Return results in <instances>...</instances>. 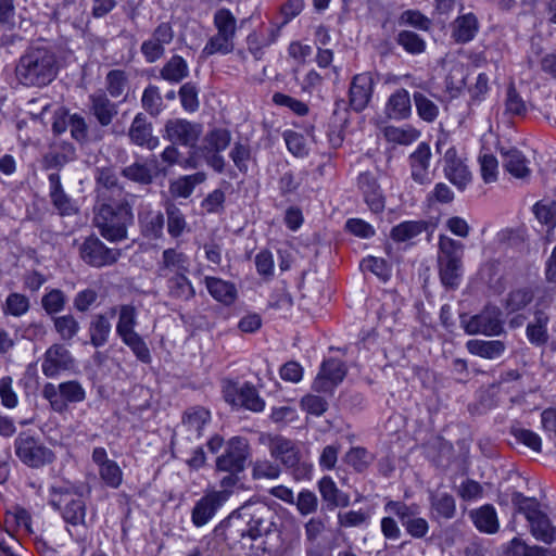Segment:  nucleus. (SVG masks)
Instances as JSON below:
<instances>
[{
    "instance_id": "nucleus-1",
    "label": "nucleus",
    "mask_w": 556,
    "mask_h": 556,
    "mask_svg": "<svg viewBox=\"0 0 556 556\" xmlns=\"http://www.w3.org/2000/svg\"><path fill=\"white\" fill-rule=\"evenodd\" d=\"M56 75V56L46 47H29L20 56L15 66L16 80L25 87L48 86Z\"/></svg>"
},
{
    "instance_id": "nucleus-2",
    "label": "nucleus",
    "mask_w": 556,
    "mask_h": 556,
    "mask_svg": "<svg viewBox=\"0 0 556 556\" xmlns=\"http://www.w3.org/2000/svg\"><path fill=\"white\" fill-rule=\"evenodd\" d=\"M94 226L110 242H119L128 237V227L134 224L132 205L128 200L94 204Z\"/></svg>"
},
{
    "instance_id": "nucleus-3",
    "label": "nucleus",
    "mask_w": 556,
    "mask_h": 556,
    "mask_svg": "<svg viewBox=\"0 0 556 556\" xmlns=\"http://www.w3.org/2000/svg\"><path fill=\"white\" fill-rule=\"evenodd\" d=\"M275 513L264 504L244 505L229 516L227 523L236 529L241 539L255 541L270 534L275 527Z\"/></svg>"
},
{
    "instance_id": "nucleus-4",
    "label": "nucleus",
    "mask_w": 556,
    "mask_h": 556,
    "mask_svg": "<svg viewBox=\"0 0 556 556\" xmlns=\"http://www.w3.org/2000/svg\"><path fill=\"white\" fill-rule=\"evenodd\" d=\"M118 313L116 334L128 346L138 361L143 364L151 362L150 350L143 338L135 330L137 326V309L134 305L123 304L118 308H111V316Z\"/></svg>"
},
{
    "instance_id": "nucleus-5",
    "label": "nucleus",
    "mask_w": 556,
    "mask_h": 556,
    "mask_svg": "<svg viewBox=\"0 0 556 556\" xmlns=\"http://www.w3.org/2000/svg\"><path fill=\"white\" fill-rule=\"evenodd\" d=\"M50 505L62 513L72 526H86V503L76 488L67 482L50 488Z\"/></svg>"
},
{
    "instance_id": "nucleus-6",
    "label": "nucleus",
    "mask_w": 556,
    "mask_h": 556,
    "mask_svg": "<svg viewBox=\"0 0 556 556\" xmlns=\"http://www.w3.org/2000/svg\"><path fill=\"white\" fill-rule=\"evenodd\" d=\"M268 447L270 456L290 469L295 480L311 478L312 465L301 459L300 450L293 441L276 435L270 439Z\"/></svg>"
},
{
    "instance_id": "nucleus-7",
    "label": "nucleus",
    "mask_w": 556,
    "mask_h": 556,
    "mask_svg": "<svg viewBox=\"0 0 556 556\" xmlns=\"http://www.w3.org/2000/svg\"><path fill=\"white\" fill-rule=\"evenodd\" d=\"M42 397L47 400L53 412L63 414L67 412L70 404L80 403L86 400V390L77 380H68L54 384L48 382L41 391Z\"/></svg>"
},
{
    "instance_id": "nucleus-8",
    "label": "nucleus",
    "mask_w": 556,
    "mask_h": 556,
    "mask_svg": "<svg viewBox=\"0 0 556 556\" xmlns=\"http://www.w3.org/2000/svg\"><path fill=\"white\" fill-rule=\"evenodd\" d=\"M15 454L25 465L39 468L54 459L53 452L39 438L28 432H21L14 441Z\"/></svg>"
},
{
    "instance_id": "nucleus-9",
    "label": "nucleus",
    "mask_w": 556,
    "mask_h": 556,
    "mask_svg": "<svg viewBox=\"0 0 556 556\" xmlns=\"http://www.w3.org/2000/svg\"><path fill=\"white\" fill-rule=\"evenodd\" d=\"M502 313L495 306H488L479 314L469 317L462 316L460 324L467 334L500 336L504 332Z\"/></svg>"
},
{
    "instance_id": "nucleus-10",
    "label": "nucleus",
    "mask_w": 556,
    "mask_h": 556,
    "mask_svg": "<svg viewBox=\"0 0 556 556\" xmlns=\"http://www.w3.org/2000/svg\"><path fill=\"white\" fill-rule=\"evenodd\" d=\"M94 182L96 203L128 200L113 166L96 167Z\"/></svg>"
},
{
    "instance_id": "nucleus-11",
    "label": "nucleus",
    "mask_w": 556,
    "mask_h": 556,
    "mask_svg": "<svg viewBox=\"0 0 556 556\" xmlns=\"http://www.w3.org/2000/svg\"><path fill=\"white\" fill-rule=\"evenodd\" d=\"M249 457L248 440L233 437L226 442L224 452L216 458V469L218 471L243 472Z\"/></svg>"
},
{
    "instance_id": "nucleus-12",
    "label": "nucleus",
    "mask_w": 556,
    "mask_h": 556,
    "mask_svg": "<svg viewBox=\"0 0 556 556\" xmlns=\"http://www.w3.org/2000/svg\"><path fill=\"white\" fill-rule=\"evenodd\" d=\"M386 508L400 519L402 526L410 536L422 539L427 535L429 523L425 518L419 516L418 505H407L403 502L391 501L387 504Z\"/></svg>"
},
{
    "instance_id": "nucleus-13",
    "label": "nucleus",
    "mask_w": 556,
    "mask_h": 556,
    "mask_svg": "<svg viewBox=\"0 0 556 556\" xmlns=\"http://www.w3.org/2000/svg\"><path fill=\"white\" fill-rule=\"evenodd\" d=\"M81 260L92 267L111 266L121 257V250L108 248L97 236L87 237L79 248Z\"/></svg>"
},
{
    "instance_id": "nucleus-14",
    "label": "nucleus",
    "mask_w": 556,
    "mask_h": 556,
    "mask_svg": "<svg viewBox=\"0 0 556 556\" xmlns=\"http://www.w3.org/2000/svg\"><path fill=\"white\" fill-rule=\"evenodd\" d=\"M175 31L169 22L160 23L150 37L142 41L140 52L147 63H155L165 55L166 46L174 40Z\"/></svg>"
},
{
    "instance_id": "nucleus-15",
    "label": "nucleus",
    "mask_w": 556,
    "mask_h": 556,
    "mask_svg": "<svg viewBox=\"0 0 556 556\" xmlns=\"http://www.w3.org/2000/svg\"><path fill=\"white\" fill-rule=\"evenodd\" d=\"M203 131L202 125L184 118L168 119L164 127V138L173 144L194 147Z\"/></svg>"
},
{
    "instance_id": "nucleus-16",
    "label": "nucleus",
    "mask_w": 556,
    "mask_h": 556,
    "mask_svg": "<svg viewBox=\"0 0 556 556\" xmlns=\"http://www.w3.org/2000/svg\"><path fill=\"white\" fill-rule=\"evenodd\" d=\"M443 173L445 178L459 191H464L472 180L471 172L455 147H450L444 152Z\"/></svg>"
},
{
    "instance_id": "nucleus-17",
    "label": "nucleus",
    "mask_w": 556,
    "mask_h": 556,
    "mask_svg": "<svg viewBox=\"0 0 556 556\" xmlns=\"http://www.w3.org/2000/svg\"><path fill=\"white\" fill-rule=\"evenodd\" d=\"M346 376V367L337 358L324 361L312 384V389L318 393H332Z\"/></svg>"
},
{
    "instance_id": "nucleus-18",
    "label": "nucleus",
    "mask_w": 556,
    "mask_h": 556,
    "mask_svg": "<svg viewBox=\"0 0 556 556\" xmlns=\"http://www.w3.org/2000/svg\"><path fill=\"white\" fill-rule=\"evenodd\" d=\"M71 352L61 343L52 344L43 354L41 370L48 378H55L61 372L74 367Z\"/></svg>"
},
{
    "instance_id": "nucleus-19",
    "label": "nucleus",
    "mask_w": 556,
    "mask_h": 556,
    "mask_svg": "<svg viewBox=\"0 0 556 556\" xmlns=\"http://www.w3.org/2000/svg\"><path fill=\"white\" fill-rule=\"evenodd\" d=\"M227 502V492L215 490L206 492L193 506L191 511L192 523L201 528L210 522L217 510Z\"/></svg>"
},
{
    "instance_id": "nucleus-20",
    "label": "nucleus",
    "mask_w": 556,
    "mask_h": 556,
    "mask_svg": "<svg viewBox=\"0 0 556 556\" xmlns=\"http://www.w3.org/2000/svg\"><path fill=\"white\" fill-rule=\"evenodd\" d=\"M375 80L369 72L352 78L349 89V104L355 112L365 110L372 97Z\"/></svg>"
},
{
    "instance_id": "nucleus-21",
    "label": "nucleus",
    "mask_w": 556,
    "mask_h": 556,
    "mask_svg": "<svg viewBox=\"0 0 556 556\" xmlns=\"http://www.w3.org/2000/svg\"><path fill=\"white\" fill-rule=\"evenodd\" d=\"M164 215L161 211L153 208L150 203H141L138 210V224L141 235L149 240H156L163 237Z\"/></svg>"
},
{
    "instance_id": "nucleus-22",
    "label": "nucleus",
    "mask_w": 556,
    "mask_h": 556,
    "mask_svg": "<svg viewBox=\"0 0 556 556\" xmlns=\"http://www.w3.org/2000/svg\"><path fill=\"white\" fill-rule=\"evenodd\" d=\"M431 148L427 142H420L414 152L408 156L412 179L419 184L426 185L431 181Z\"/></svg>"
},
{
    "instance_id": "nucleus-23",
    "label": "nucleus",
    "mask_w": 556,
    "mask_h": 556,
    "mask_svg": "<svg viewBox=\"0 0 556 556\" xmlns=\"http://www.w3.org/2000/svg\"><path fill=\"white\" fill-rule=\"evenodd\" d=\"M189 271V257L175 248L165 249L157 261V276L166 278Z\"/></svg>"
},
{
    "instance_id": "nucleus-24",
    "label": "nucleus",
    "mask_w": 556,
    "mask_h": 556,
    "mask_svg": "<svg viewBox=\"0 0 556 556\" xmlns=\"http://www.w3.org/2000/svg\"><path fill=\"white\" fill-rule=\"evenodd\" d=\"M128 137L132 144L150 151L159 146V138L153 136L152 124L142 113H138L132 119L128 129Z\"/></svg>"
},
{
    "instance_id": "nucleus-25",
    "label": "nucleus",
    "mask_w": 556,
    "mask_h": 556,
    "mask_svg": "<svg viewBox=\"0 0 556 556\" xmlns=\"http://www.w3.org/2000/svg\"><path fill=\"white\" fill-rule=\"evenodd\" d=\"M211 422V413L202 406L188 408L182 416V429L189 439H200L202 431Z\"/></svg>"
},
{
    "instance_id": "nucleus-26",
    "label": "nucleus",
    "mask_w": 556,
    "mask_h": 556,
    "mask_svg": "<svg viewBox=\"0 0 556 556\" xmlns=\"http://www.w3.org/2000/svg\"><path fill=\"white\" fill-rule=\"evenodd\" d=\"M49 180V195L53 206L63 216H70L77 212L71 198L64 192L61 177L56 173H52L48 177Z\"/></svg>"
},
{
    "instance_id": "nucleus-27",
    "label": "nucleus",
    "mask_w": 556,
    "mask_h": 556,
    "mask_svg": "<svg viewBox=\"0 0 556 556\" xmlns=\"http://www.w3.org/2000/svg\"><path fill=\"white\" fill-rule=\"evenodd\" d=\"M386 115L395 121L406 119L412 113L410 97L406 89L400 88L388 99L384 108Z\"/></svg>"
},
{
    "instance_id": "nucleus-28",
    "label": "nucleus",
    "mask_w": 556,
    "mask_h": 556,
    "mask_svg": "<svg viewBox=\"0 0 556 556\" xmlns=\"http://www.w3.org/2000/svg\"><path fill=\"white\" fill-rule=\"evenodd\" d=\"M318 491L329 509L350 505L349 494L341 491L331 477L325 476L318 481Z\"/></svg>"
},
{
    "instance_id": "nucleus-29",
    "label": "nucleus",
    "mask_w": 556,
    "mask_h": 556,
    "mask_svg": "<svg viewBox=\"0 0 556 556\" xmlns=\"http://www.w3.org/2000/svg\"><path fill=\"white\" fill-rule=\"evenodd\" d=\"M357 181L369 208L374 213L381 212L384 208V200L376 178L370 173H362Z\"/></svg>"
},
{
    "instance_id": "nucleus-30",
    "label": "nucleus",
    "mask_w": 556,
    "mask_h": 556,
    "mask_svg": "<svg viewBox=\"0 0 556 556\" xmlns=\"http://www.w3.org/2000/svg\"><path fill=\"white\" fill-rule=\"evenodd\" d=\"M90 111L103 127L109 126L117 115V106L105 93L99 92L89 96Z\"/></svg>"
},
{
    "instance_id": "nucleus-31",
    "label": "nucleus",
    "mask_w": 556,
    "mask_h": 556,
    "mask_svg": "<svg viewBox=\"0 0 556 556\" xmlns=\"http://www.w3.org/2000/svg\"><path fill=\"white\" fill-rule=\"evenodd\" d=\"M503 166L504 168L515 178L526 179L530 176L531 169L529 167V161L516 148L502 150Z\"/></svg>"
},
{
    "instance_id": "nucleus-32",
    "label": "nucleus",
    "mask_w": 556,
    "mask_h": 556,
    "mask_svg": "<svg viewBox=\"0 0 556 556\" xmlns=\"http://www.w3.org/2000/svg\"><path fill=\"white\" fill-rule=\"evenodd\" d=\"M470 518L480 532L493 534L498 531L500 522L495 508L490 505H483L478 509L470 511Z\"/></svg>"
},
{
    "instance_id": "nucleus-33",
    "label": "nucleus",
    "mask_w": 556,
    "mask_h": 556,
    "mask_svg": "<svg viewBox=\"0 0 556 556\" xmlns=\"http://www.w3.org/2000/svg\"><path fill=\"white\" fill-rule=\"evenodd\" d=\"M466 348L472 355H477L486 359H495L504 354L506 344L501 340L485 341L472 339L467 341Z\"/></svg>"
},
{
    "instance_id": "nucleus-34",
    "label": "nucleus",
    "mask_w": 556,
    "mask_h": 556,
    "mask_svg": "<svg viewBox=\"0 0 556 556\" xmlns=\"http://www.w3.org/2000/svg\"><path fill=\"white\" fill-rule=\"evenodd\" d=\"M188 76V63L178 54L170 56L160 70V77L169 84H179Z\"/></svg>"
},
{
    "instance_id": "nucleus-35",
    "label": "nucleus",
    "mask_w": 556,
    "mask_h": 556,
    "mask_svg": "<svg viewBox=\"0 0 556 556\" xmlns=\"http://www.w3.org/2000/svg\"><path fill=\"white\" fill-rule=\"evenodd\" d=\"M89 337L90 343L94 348H101L109 341L112 324L110 318L105 314L94 315L89 323Z\"/></svg>"
},
{
    "instance_id": "nucleus-36",
    "label": "nucleus",
    "mask_w": 556,
    "mask_h": 556,
    "mask_svg": "<svg viewBox=\"0 0 556 556\" xmlns=\"http://www.w3.org/2000/svg\"><path fill=\"white\" fill-rule=\"evenodd\" d=\"M452 37L456 42L465 43L473 39L479 24L477 17L472 13H468L457 17L452 25Z\"/></svg>"
},
{
    "instance_id": "nucleus-37",
    "label": "nucleus",
    "mask_w": 556,
    "mask_h": 556,
    "mask_svg": "<svg viewBox=\"0 0 556 556\" xmlns=\"http://www.w3.org/2000/svg\"><path fill=\"white\" fill-rule=\"evenodd\" d=\"M205 285L208 293L218 302L226 305L232 304L237 298V289L233 283L220 278L206 277Z\"/></svg>"
},
{
    "instance_id": "nucleus-38",
    "label": "nucleus",
    "mask_w": 556,
    "mask_h": 556,
    "mask_svg": "<svg viewBox=\"0 0 556 556\" xmlns=\"http://www.w3.org/2000/svg\"><path fill=\"white\" fill-rule=\"evenodd\" d=\"M205 180L206 174L204 172L181 176L170 182L169 191L174 197L187 199L192 194L194 188Z\"/></svg>"
},
{
    "instance_id": "nucleus-39",
    "label": "nucleus",
    "mask_w": 556,
    "mask_h": 556,
    "mask_svg": "<svg viewBox=\"0 0 556 556\" xmlns=\"http://www.w3.org/2000/svg\"><path fill=\"white\" fill-rule=\"evenodd\" d=\"M438 264L463 262L464 244L445 235L439 236Z\"/></svg>"
},
{
    "instance_id": "nucleus-40",
    "label": "nucleus",
    "mask_w": 556,
    "mask_h": 556,
    "mask_svg": "<svg viewBox=\"0 0 556 556\" xmlns=\"http://www.w3.org/2000/svg\"><path fill=\"white\" fill-rule=\"evenodd\" d=\"M548 316L541 309L534 313V320L527 326L526 332L529 341L534 345H544L548 340Z\"/></svg>"
},
{
    "instance_id": "nucleus-41",
    "label": "nucleus",
    "mask_w": 556,
    "mask_h": 556,
    "mask_svg": "<svg viewBox=\"0 0 556 556\" xmlns=\"http://www.w3.org/2000/svg\"><path fill=\"white\" fill-rule=\"evenodd\" d=\"M427 228L428 223L425 220H406L394 226L390 236L395 242H406L421 235Z\"/></svg>"
},
{
    "instance_id": "nucleus-42",
    "label": "nucleus",
    "mask_w": 556,
    "mask_h": 556,
    "mask_svg": "<svg viewBox=\"0 0 556 556\" xmlns=\"http://www.w3.org/2000/svg\"><path fill=\"white\" fill-rule=\"evenodd\" d=\"M168 295L173 299L188 301L194 296V289L187 274L166 277Z\"/></svg>"
},
{
    "instance_id": "nucleus-43",
    "label": "nucleus",
    "mask_w": 556,
    "mask_h": 556,
    "mask_svg": "<svg viewBox=\"0 0 556 556\" xmlns=\"http://www.w3.org/2000/svg\"><path fill=\"white\" fill-rule=\"evenodd\" d=\"M382 132L387 141L402 146H408L413 143L420 136V132L412 126H387L383 128Z\"/></svg>"
},
{
    "instance_id": "nucleus-44",
    "label": "nucleus",
    "mask_w": 556,
    "mask_h": 556,
    "mask_svg": "<svg viewBox=\"0 0 556 556\" xmlns=\"http://www.w3.org/2000/svg\"><path fill=\"white\" fill-rule=\"evenodd\" d=\"M441 283L446 289L455 290L460 285L463 276V262L438 264Z\"/></svg>"
},
{
    "instance_id": "nucleus-45",
    "label": "nucleus",
    "mask_w": 556,
    "mask_h": 556,
    "mask_svg": "<svg viewBox=\"0 0 556 556\" xmlns=\"http://www.w3.org/2000/svg\"><path fill=\"white\" fill-rule=\"evenodd\" d=\"M532 534L544 543H552L555 540L556 530L552 526L546 514L541 511L533 519L529 520Z\"/></svg>"
},
{
    "instance_id": "nucleus-46",
    "label": "nucleus",
    "mask_w": 556,
    "mask_h": 556,
    "mask_svg": "<svg viewBox=\"0 0 556 556\" xmlns=\"http://www.w3.org/2000/svg\"><path fill=\"white\" fill-rule=\"evenodd\" d=\"M165 212L167 216L168 235L172 238L180 237L188 226L184 213L174 203H167Z\"/></svg>"
},
{
    "instance_id": "nucleus-47",
    "label": "nucleus",
    "mask_w": 556,
    "mask_h": 556,
    "mask_svg": "<svg viewBox=\"0 0 556 556\" xmlns=\"http://www.w3.org/2000/svg\"><path fill=\"white\" fill-rule=\"evenodd\" d=\"M431 509L438 518L452 519L456 514L455 498L448 493L432 495Z\"/></svg>"
},
{
    "instance_id": "nucleus-48",
    "label": "nucleus",
    "mask_w": 556,
    "mask_h": 556,
    "mask_svg": "<svg viewBox=\"0 0 556 556\" xmlns=\"http://www.w3.org/2000/svg\"><path fill=\"white\" fill-rule=\"evenodd\" d=\"M53 326L63 341L73 340L80 330L78 320L72 314L54 317Z\"/></svg>"
},
{
    "instance_id": "nucleus-49",
    "label": "nucleus",
    "mask_w": 556,
    "mask_h": 556,
    "mask_svg": "<svg viewBox=\"0 0 556 556\" xmlns=\"http://www.w3.org/2000/svg\"><path fill=\"white\" fill-rule=\"evenodd\" d=\"M238 400L244 408L253 412H262L265 407L264 400L260 397L257 390L250 382L243 383L240 388Z\"/></svg>"
},
{
    "instance_id": "nucleus-50",
    "label": "nucleus",
    "mask_w": 556,
    "mask_h": 556,
    "mask_svg": "<svg viewBox=\"0 0 556 556\" xmlns=\"http://www.w3.org/2000/svg\"><path fill=\"white\" fill-rule=\"evenodd\" d=\"M418 116L427 122L432 123L439 115V106L421 92H415L413 96Z\"/></svg>"
},
{
    "instance_id": "nucleus-51",
    "label": "nucleus",
    "mask_w": 556,
    "mask_h": 556,
    "mask_svg": "<svg viewBox=\"0 0 556 556\" xmlns=\"http://www.w3.org/2000/svg\"><path fill=\"white\" fill-rule=\"evenodd\" d=\"M67 298L61 289H51L41 298V306L48 315H55L65 308Z\"/></svg>"
},
{
    "instance_id": "nucleus-52",
    "label": "nucleus",
    "mask_w": 556,
    "mask_h": 556,
    "mask_svg": "<svg viewBox=\"0 0 556 556\" xmlns=\"http://www.w3.org/2000/svg\"><path fill=\"white\" fill-rule=\"evenodd\" d=\"M231 141L230 131L218 128L210 131L205 137L203 150L206 152H222L228 148Z\"/></svg>"
},
{
    "instance_id": "nucleus-53",
    "label": "nucleus",
    "mask_w": 556,
    "mask_h": 556,
    "mask_svg": "<svg viewBox=\"0 0 556 556\" xmlns=\"http://www.w3.org/2000/svg\"><path fill=\"white\" fill-rule=\"evenodd\" d=\"M106 90L113 98L123 96L128 86V76L125 71L112 70L105 77Z\"/></svg>"
},
{
    "instance_id": "nucleus-54",
    "label": "nucleus",
    "mask_w": 556,
    "mask_h": 556,
    "mask_svg": "<svg viewBox=\"0 0 556 556\" xmlns=\"http://www.w3.org/2000/svg\"><path fill=\"white\" fill-rule=\"evenodd\" d=\"M122 175L140 185H149L153 180V173L147 164L132 163L122 169Z\"/></svg>"
},
{
    "instance_id": "nucleus-55",
    "label": "nucleus",
    "mask_w": 556,
    "mask_h": 556,
    "mask_svg": "<svg viewBox=\"0 0 556 556\" xmlns=\"http://www.w3.org/2000/svg\"><path fill=\"white\" fill-rule=\"evenodd\" d=\"M552 551L539 546H528L521 539L515 538L506 549V556H551Z\"/></svg>"
},
{
    "instance_id": "nucleus-56",
    "label": "nucleus",
    "mask_w": 556,
    "mask_h": 556,
    "mask_svg": "<svg viewBox=\"0 0 556 556\" xmlns=\"http://www.w3.org/2000/svg\"><path fill=\"white\" fill-rule=\"evenodd\" d=\"M75 157V149L72 144H66L63 149L53 150L43 157V165L47 169L60 168Z\"/></svg>"
},
{
    "instance_id": "nucleus-57",
    "label": "nucleus",
    "mask_w": 556,
    "mask_h": 556,
    "mask_svg": "<svg viewBox=\"0 0 556 556\" xmlns=\"http://www.w3.org/2000/svg\"><path fill=\"white\" fill-rule=\"evenodd\" d=\"M511 503L518 513H521L526 516L528 521L541 513L536 500L527 497L520 492L514 491L511 493Z\"/></svg>"
},
{
    "instance_id": "nucleus-58",
    "label": "nucleus",
    "mask_w": 556,
    "mask_h": 556,
    "mask_svg": "<svg viewBox=\"0 0 556 556\" xmlns=\"http://www.w3.org/2000/svg\"><path fill=\"white\" fill-rule=\"evenodd\" d=\"M214 26L218 33L235 38L237 18L228 9H219L214 14Z\"/></svg>"
},
{
    "instance_id": "nucleus-59",
    "label": "nucleus",
    "mask_w": 556,
    "mask_h": 556,
    "mask_svg": "<svg viewBox=\"0 0 556 556\" xmlns=\"http://www.w3.org/2000/svg\"><path fill=\"white\" fill-rule=\"evenodd\" d=\"M233 50V38L225 34L216 33L205 45L203 54L212 55L215 53L227 54Z\"/></svg>"
},
{
    "instance_id": "nucleus-60",
    "label": "nucleus",
    "mask_w": 556,
    "mask_h": 556,
    "mask_svg": "<svg viewBox=\"0 0 556 556\" xmlns=\"http://www.w3.org/2000/svg\"><path fill=\"white\" fill-rule=\"evenodd\" d=\"M281 473L280 466L269 459H256L252 464L253 479H277Z\"/></svg>"
},
{
    "instance_id": "nucleus-61",
    "label": "nucleus",
    "mask_w": 556,
    "mask_h": 556,
    "mask_svg": "<svg viewBox=\"0 0 556 556\" xmlns=\"http://www.w3.org/2000/svg\"><path fill=\"white\" fill-rule=\"evenodd\" d=\"M533 291L530 288H519L508 293L506 308L510 312H518L525 308L533 300Z\"/></svg>"
},
{
    "instance_id": "nucleus-62",
    "label": "nucleus",
    "mask_w": 556,
    "mask_h": 556,
    "mask_svg": "<svg viewBox=\"0 0 556 556\" xmlns=\"http://www.w3.org/2000/svg\"><path fill=\"white\" fill-rule=\"evenodd\" d=\"M99 476L106 486L117 489L123 482V471L115 460L99 468Z\"/></svg>"
},
{
    "instance_id": "nucleus-63",
    "label": "nucleus",
    "mask_w": 556,
    "mask_h": 556,
    "mask_svg": "<svg viewBox=\"0 0 556 556\" xmlns=\"http://www.w3.org/2000/svg\"><path fill=\"white\" fill-rule=\"evenodd\" d=\"M142 108L152 116L160 114L162 110L163 100L160 94L159 88L153 85H149L141 98Z\"/></svg>"
},
{
    "instance_id": "nucleus-64",
    "label": "nucleus",
    "mask_w": 556,
    "mask_h": 556,
    "mask_svg": "<svg viewBox=\"0 0 556 556\" xmlns=\"http://www.w3.org/2000/svg\"><path fill=\"white\" fill-rule=\"evenodd\" d=\"M29 309V300L26 295L21 293H11L5 300L3 312L7 315L20 317L27 313Z\"/></svg>"
}]
</instances>
